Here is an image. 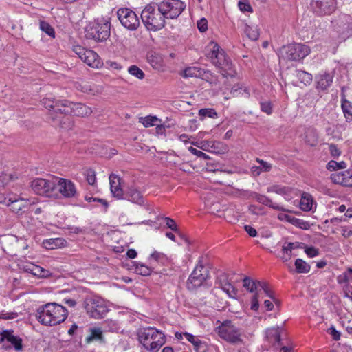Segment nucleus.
<instances>
[{
  "label": "nucleus",
  "mask_w": 352,
  "mask_h": 352,
  "mask_svg": "<svg viewBox=\"0 0 352 352\" xmlns=\"http://www.w3.org/2000/svg\"><path fill=\"white\" fill-rule=\"evenodd\" d=\"M206 51L207 58L216 67L223 77L232 78L236 75L230 58L217 43L210 41L206 47Z\"/></svg>",
  "instance_id": "nucleus-1"
},
{
  "label": "nucleus",
  "mask_w": 352,
  "mask_h": 352,
  "mask_svg": "<svg viewBox=\"0 0 352 352\" xmlns=\"http://www.w3.org/2000/svg\"><path fill=\"white\" fill-rule=\"evenodd\" d=\"M35 316L38 321L45 326H55L63 322L68 316L67 309L56 302H49L40 306Z\"/></svg>",
  "instance_id": "nucleus-2"
},
{
  "label": "nucleus",
  "mask_w": 352,
  "mask_h": 352,
  "mask_svg": "<svg viewBox=\"0 0 352 352\" xmlns=\"http://www.w3.org/2000/svg\"><path fill=\"white\" fill-rule=\"evenodd\" d=\"M141 19L149 31H159L166 25V18L160 10L157 2H151L144 7L141 12Z\"/></svg>",
  "instance_id": "nucleus-3"
},
{
  "label": "nucleus",
  "mask_w": 352,
  "mask_h": 352,
  "mask_svg": "<svg viewBox=\"0 0 352 352\" xmlns=\"http://www.w3.org/2000/svg\"><path fill=\"white\" fill-rule=\"evenodd\" d=\"M140 343L143 347L151 352H157L165 343L164 334L153 327L140 329L138 331Z\"/></svg>",
  "instance_id": "nucleus-4"
},
{
  "label": "nucleus",
  "mask_w": 352,
  "mask_h": 352,
  "mask_svg": "<svg viewBox=\"0 0 352 352\" xmlns=\"http://www.w3.org/2000/svg\"><path fill=\"white\" fill-rule=\"evenodd\" d=\"M110 29L109 19L98 18L85 28V37L97 42H103L110 36Z\"/></svg>",
  "instance_id": "nucleus-5"
},
{
  "label": "nucleus",
  "mask_w": 352,
  "mask_h": 352,
  "mask_svg": "<svg viewBox=\"0 0 352 352\" xmlns=\"http://www.w3.org/2000/svg\"><path fill=\"white\" fill-rule=\"evenodd\" d=\"M203 256L199 257L198 263L189 276L186 286L189 290H195L204 285L205 281L210 278V272L203 263Z\"/></svg>",
  "instance_id": "nucleus-6"
},
{
  "label": "nucleus",
  "mask_w": 352,
  "mask_h": 352,
  "mask_svg": "<svg viewBox=\"0 0 352 352\" xmlns=\"http://www.w3.org/2000/svg\"><path fill=\"white\" fill-rule=\"evenodd\" d=\"M218 336L225 341L232 344L243 342L241 333L239 328L234 326L230 320H226L216 328Z\"/></svg>",
  "instance_id": "nucleus-7"
},
{
  "label": "nucleus",
  "mask_w": 352,
  "mask_h": 352,
  "mask_svg": "<svg viewBox=\"0 0 352 352\" xmlns=\"http://www.w3.org/2000/svg\"><path fill=\"white\" fill-rule=\"evenodd\" d=\"M84 307L90 317L95 319L104 318L109 311L105 301L98 296L86 298L84 301Z\"/></svg>",
  "instance_id": "nucleus-8"
},
{
  "label": "nucleus",
  "mask_w": 352,
  "mask_h": 352,
  "mask_svg": "<svg viewBox=\"0 0 352 352\" xmlns=\"http://www.w3.org/2000/svg\"><path fill=\"white\" fill-rule=\"evenodd\" d=\"M31 187L38 195L47 197H58L56 177L51 179L36 178L32 182Z\"/></svg>",
  "instance_id": "nucleus-9"
},
{
  "label": "nucleus",
  "mask_w": 352,
  "mask_h": 352,
  "mask_svg": "<svg viewBox=\"0 0 352 352\" xmlns=\"http://www.w3.org/2000/svg\"><path fill=\"white\" fill-rule=\"evenodd\" d=\"M166 19H176L186 9L185 2L181 0H162L157 2Z\"/></svg>",
  "instance_id": "nucleus-10"
},
{
  "label": "nucleus",
  "mask_w": 352,
  "mask_h": 352,
  "mask_svg": "<svg viewBox=\"0 0 352 352\" xmlns=\"http://www.w3.org/2000/svg\"><path fill=\"white\" fill-rule=\"evenodd\" d=\"M118 18L123 27L130 31H135L140 25L137 14L130 8H121L117 11Z\"/></svg>",
  "instance_id": "nucleus-11"
},
{
  "label": "nucleus",
  "mask_w": 352,
  "mask_h": 352,
  "mask_svg": "<svg viewBox=\"0 0 352 352\" xmlns=\"http://www.w3.org/2000/svg\"><path fill=\"white\" fill-rule=\"evenodd\" d=\"M309 46L302 43L289 44L282 48V56L290 60H300L309 54Z\"/></svg>",
  "instance_id": "nucleus-12"
},
{
  "label": "nucleus",
  "mask_w": 352,
  "mask_h": 352,
  "mask_svg": "<svg viewBox=\"0 0 352 352\" xmlns=\"http://www.w3.org/2000/svg\"><path fill=\"white\" fill-rule=\"evenodd\" d=\"M0 204L10 207V210L18 215H21L25 212L30 205L28 199L12 194H10L6 197H0Z\"/></svg>",
  "instance_id": "nucleus-13"
},
{
  "label": "nucleus",
  "mask_w": 352,
  "mask_h": 352,
  "mask_svg": "<svg viewBox=\"0 0 352 352\" xmlns=\"http://www.w3.org/2000/svg\"><path fill=\"white\" fill-rule=\"evenodd\" d=\"M331 25L335 32L340 36H349L352 32V17L346 14H340L331 21Z\"/></svg>",
  "instance_id": "nucleus-14"
},
{
  "label": "nucleus",
  "mask_w": 352,
  "mask_h": 352,
  "mask_svg": "<svg viewBox=\"0 0 352 352\" xmlns=\"http://www.w3.org/2000/svg\"><path fill=\"white\" fill-rule=\"evenodd\" d=\"M313 12L319 16L333 13L337 8L336 0H312L310 4Z\"/></svg>",
  "instance_id": "nucleus-15"
},
{
  "label": "nucleus",
  "mask_w": 352,
  "mask_h": 352,
  "mask_svg": "<svg viewBox=\"0 0 352 352\" xmlns=\"http://www.w3.org/2000/svg\"><path fill=\"white\" fill-rule=\"evenodd\" d=\"M63 113L70 114L74 116L85 117L88 116L93 112L91 107L82 103H74L69 100H64Z\"/></svg>",
  "instance_id": "nucleus-16"
},
{
  "label": "nucleus",
  "mask_w": 352,
  "mask_h": 352,
  "mask_svg": "<svg viewBox=\"0 0 352 352\" xmlns=\"http://www.w3.org/2000/svg\"><path fill=\"white\" fill-rule=\"evenodd\" d=\"M45 107L50 110L48 118L55 122L60 120V116L63 113L64 100H56L51 98H43L42 100Z\"/></svg>",
  "instance_id": "nucleus-17"
},
{
  "label": "nucleus",
  "mask_w": 352,
  "mask_h": 352,
  "mask_svg": "<svg viewBox=\"0 0 352 352\" xmlns=\"http://www.w3.org/2000/svg\"><path fill=\"white\" fill-rule=\"evenodd\" d=\"M57 193L65 198L74 197L77 193L75 184L69 179L56 177Z\"/></svg>",
  "instance_id": "nucleus-18"
},
{
  "label": "nucleus",
  "mask_w": 352,
  "mask_h": 352,
  "mask_svg": "<svg viewBox=\"0 0 352 352\" xmlns=\"http://www.w3.org/2000/svg\"><path fill=\"white\" fill-rule=\"evenodd\" d=\"M5 341L10 343L16 351L23 350L22 339L19 336L14 335L13 330L6 329L0 333V344Z\"/></svg>",
  "instance_id": "nucleus-19"
},
{
  "label": "nucleus",
  "mask_w": 352,
  "mask_h": 352,
  "mask_svg": "<svg viewBox=\"0 0 352 352\" xmlns=\"http://www.w3.org/2000/svg\"><path fill=\"white\" fill-rule=\"evenodd\" d=\"M216 283L228 294L231 298H235L237 294L236 289L230 282L228 275L224 272H221L217 275Z\"/></svg>",
  "instance_id": "nucleus-20"
},
{
  "label": "nucleus",
  "mask_w": 352,
  "mask_h": 352,
  "mask_svg": "<svg viewBox=\"0 0 352 352\" xmlns=\"http://www.w3.org/2000/svg\"><path fill=\"white\" fill-rule=\"evenodd\" d=\"M248 198L255 199L259 204L272 208L276 210L285 211V210L279 204L273 203V201L267 196L260 195L256 192H248Z\"/></svg>",
  "instance_id": "nucleus-21"
},
{
  "label": "nucleus",
  "mask_w": 352,
  "mask_h": 352,
  "mask_svg": "<svg viewBox=\"0 0 352 352\" xmlns=\"http://www.w3.org/2000/svg\"><path fill=\"white\" fill-rule=\"evenodd\" d=\"M333 74L332 73L324 72L316 76V89L320 91L328 89L332 85Z\"/></svg>",
  "instance_id": "nucleus-22"
},
{
  "label": "nucleus",
  "mask_w": 352,
  "mask_h": 352,
  "mask_svg": "<svg viewBox=\"0 0 352 352\" xmlns=\"http://www.w3.org/2000/svg\"><path fill=\"white\" fill-rule=\"evenodd\" d=\"M283 334V329L279 327H272L268 329L266 331V338L267 340L274 346H282L284 340L282 338Z\"/></svg>",
  "instance_id": "nucleus-23"
},
{
  "label": "nucleus",
  "mask_w": 352,
  "mask_h": 352,
  "mask_svg": "<svg viewBox=\"0 0 352 352\" xmlns=\"http://www.w3.org/2000/svg\"><path fill=\"white\" fill-rule=\"evenodd\" d=\"M110 190L113 197L122 199L124 192L121 188V178L115 174L109 176Z\"/></svg>",
  "instance_id": "nucleus-24"
},
{
  "label": "nucleus",
  "mask_w": 352,
  "mask_h": 352,
  "mask_svg": "<svg viewBox=\"0 0 352 352\" xmlns=\"http://www.w3.org/2000/svg\"><path fill=\"white\" fill-rule=\"evenodd\" d=\"M82 60L87 65L93 68H100L102 66L103 63L98 56V54L93 50H88L84 56L82 57Z\"/></svg>",
  "instance_id": "nucleus-25"
},
{
  "label": "nucleus",
  "mask_w": 352,
  "mask_h": 352,
  "mask_svg": "<svg viewBox=\"0 0 352 352\" xmlns=\"http://www.w3.org/2000/svg\"><path fill=\"white\" fill-rule=\"evenodd\" d=\"M131 202L141 205L144 204V198L140 191L134 187H131L124 193L123 198Z\"/></svg>",
  "instance_id": "nucleus-26"
},
{
  "label": "nucleus",
  "mask_w": 352,
  "mask_h": 352,
  "mask_svg": "<svg viewBox=\"0 0 352 352\" xmlns=\"http://www.w3.org/2000/svg\"><path fill=\"white\" fill-rule=\"evenodd\" d=\"M210 74V71H205L204 69L197 67H189L186 68L182 73L184 78H205V76Z\"/></svg>",
  "instance_id": "nucleus-27"
},
{
  "label": "nucleus",
  "mask_w": 352,
  "mask_h": 352,
  "mask_svg": "<svg viewBox=\"0 0 352 352\" xmlns=\"http://www.w3.org/2000/svg\"><path fill=\"white\" fill-rule=\"evenodd\" d=\"M256 162L259 164V166H253L251 167V173L254 177H257L263 172H270L272 170V165L267 162H265L259 158L256 159Z\"/></svg>",
  "instance_id": "nucleus-28"
},
{
  "label": "nucleus",
  "mask_w": 352,
  "mask_h": 352,
  "mask_svg": "<svg viewBox=\"0 0 352 352\" xmlns=\"http://www.w3.org/2000/svg\"><path fill=\"white\" fill-rule=\"evenodd\" d=\"M314 204L313 197L309 193L303 192L300 201V208L303 211H310L313 208Z\"/></svg>",
  "instance_id": "nucleus-29"
},
{
  "label": "nucleus",
  "mask_w": 352,
  "mask_h": 352,
  "mask_svg": "<svg viewBox=\"0 0 352 352\" xmlns=\"http://www.w3.org/2000/svg\"><path fill=\"white\" fill-rule=\"evenodd\" d=\"M341 108L346 122H352V103L346 98H342Z\"/></svg>",
  "instance_id": "nucleus-30"
},
{
  "label": "nucleus",
  "mask_w": 352,
  "mask_h": 352,
  "mask_svg": "<svg viewBox=\"0 0 352 352\" xmlns=\"http://www.w3.org/2000/svg\"><path fill=\"white\" fill-rule=\"evenodd\" d=\"M147 60L155 69H160L162 65V58L160 54L155 52H149L147 54Z\"/></svg>",
  "instance_id": "nucleus-31"
},
{
  "label": "nucleus",
  "mask_w": 352,
  "mask_h": 352,
  "mask_svg": "<svg viewBox=\"0 0 352 352\" xmlns=\"http://www.w3.org/2000/svg\"><path fill=\"white\" fill-rule=\"evenodd\" d=\"M318 135L317 131L314 129H308L305 133V142L311 146H314L317 144Z\"/></svg>",
  "instance_id": "nucleus-32"
},
{
  "label": "nucleus",
  "mask_w": 352,
  "mask_h": 352,
  "mask_svg": "<svg viewBox=\"0 0 352 352\" xmlns=\"http://www.w3.org/2000/svg\"><path fill=\"white\" fill-rule=\"evenodd\" d=\"M94 340H100L103 342L104 338L102 330L100 327H94L90 329V335L87 337L86 341L89 343Z\"/></svg>",
  "instance_id": "nucleus-33"
},
{
  "label": "nucleus",
  "mask_w": 352,
  "mask_h": 352,
  "mask_svg": "<svg viewBox=\"0 0 352 352\" xmlns=\"http://www.w3.org/2000/svg\"><path fill=\"white\" fill-rule=\"evenodd\" d=\"M296 76L298 80L305 85H310L313 80L312 74L303 70H296Z\"/></svg>",
  "instance_id": "nucleus-34"
},
{
  "label": "nucleus",
  "mask_w": 352,
  "mask_h": 352,
  "mask_svg": "<svg viewBox=\"0 0 352 352\" xmlns=\"http://www.w3.org/2000/svg\"><path fill=\"white\" fill-rule=\"evenodd\" d=\"M296 271L298 274H306L309 272L311 266L301 258L295 261Z\"/></svg>",
  "instance_id": "nucleus-35"
},
{
  "label": "nucleus",
  "mask_w": 352,
  "mask_h": 352,
  "mask_svg": "<svg viewBox=\"0 0 352 352\" xmlns=\"http://www.w3.org/2000/svg\"><path fill=\"white\" fill-rule=\"evenodd\" d=\"M244 32L252 41H256L259 37V31L256 26H251L245 24Z\"/></svg>",
  "instance_id": "nucleus-36"
},
{
  "label": "nucleus",
  "mask_w": 352,
  "mask_h": 352,
  "mask_svg": "<svg viewBox=\"0 0 352 352\" xmlns=\"http://www.w3.org/2000/svg\"><path fill=\"white\" fill-rule=\"evenodd\" d=\"M134 265L135 271L138 274L146 276L150 275L152 272V269L143 263H135Z\"/></svg>",
  "instance_id": "nucleus-37"
},
{
  "label": "nucleus",
  "mask_w": 352,
  "mask_h": 352,
  "mask_svg": "<svg viewBox=\"0 0 352 352\" xmlns=\"http://www.w3.org/2000/svg\"><path fill=\"white\" fill-rule=\"evenodd\" d=\"M349 173L348 171L342 172L338 174H332L331 178L334 183L346 186V179L349 177Z\"/></svg>",
  "instance_id": "nucleus-38"
},
{
  "label": "nucleus",
  "mask_w": 352,
  "mask_h": 352,
  "mask_svg": "<svg viewBox=\"0 0 352 352\" xmlns=\"http://www.w3.org/2000/svg\"><path fill=\"white\" fill-rule=\"evenodd\" d=\"M160 120L155 116H148L145 118H141L140 122L145 126L149 127L153 126H158L157 122Z\"/></svg>",
  "instance_id": "nucleus-39"
},
{
  "label": "nucleus",
  "mask_w": 352,
  "mask_h": 352,
  "mask_svg": "<svg viewBox=\"0 0 352 352\" xmlns=\"http://www.w3.org/2000/svg\"><path fill=\"white\" fill-rule=\"evenodd\" d=\"M40 29L45 32L47 35L54 38L55 37V32L54 28L51 26V25L45 21H40Z\"/></svg>",
  "instance_id": "nucleus-40"
},
{
  "label": "nucleus",
  "mask_w": 352,
  "mask_h": 352,
  "mask_svg": "<svg viewBox=\"0 0 352 352\" xmlns=\"http://www.w3.org/2000/svg\"><path fill=\"white\" fill-rule=\"evenodd\" d=\"M346 167V164L344 161L337 162L334 160H331L327 165V168L330 171L338 170L344 169Z\"/></svg>",
  "instance_id": "nucleus-41"
},
{
  "label": "nucleus",
  "mask_w": 352,
  "mask_h": 352,
  "mask_svg": "<svg viewBox=\"0 0 352 352\" xmlns=\"http://www.w3.org/2000/svg\"><path fill=\"white\" fill-rule=\"evenodd\" d=\"M199 116L201 120L205 118H214L217 117V113L214 109H201L199 111Z\"/></svg>",
  "instance_id": "nucleus-42"
},
{
  "label": "nucleus",
  "mask_w": 352,
  "mask_h": 352,
  "mask_svg": "<svg viewBox=\"0 0 352 352\" xmlns=\"http://www.w3.org/2000/svg\"><path fill=\"white\" fill-rule=\"evenodd\" d=\"M255 282L256 280H254L250 277L246 276L243 280V285L248 292L253 293L256 291Z\"/></svg>",
  "instance_id": "nucleus-43"
},
{
  "label": "nucleus",
  "mask_w": 352,
  "mask_h": 352,
  "mask_svg": "<svg viewBox=\"0 0 352 352\" xmlns=\"http://www.w3.org/2000/svg\"><path fill=\"white\" fill-rule=\"evenodd\" d=\"M128 72L131 75L135 76L140 80L143 79L145 76L144 72L136 65L130 66L128 69Z\"/></svg>",
  "instance_id": "nucleus-44"
},
{
  "label": "nucleus",
  "mask_w": 352,
  "mask_h": 352,
  "mask_svg": "<svg viewBox=\"0 0 352 352\" xmlns=\"http://www.w3.org/2000/svg\"><path fill=\"white\" fill-rule=\"evenodd\" d=\"M104 328L108 331H117L119 329L118 324L116 321L113 320H107L103 323Z\"/></svg>",
  "instance_id": "nucleus-45"
},
{
  "label": "nucleus",
  "mask_w": 352,
  "mask_h": 352,
  "mask_svg": "<svg viewBox=\"0 0 352 352\" xmlns=\"http://www.w3.org/2000/svg\"><path fill=\"white\" fill-rule=\"evenodd\" d=\"M96 172L91 169L89 168L86 170L85 173V175L86 177L87 182L90 185H94L96 182Z\"/></svg>",
  "instance_id": "nucleus-46"
},
{
  "label": "nucleus",
  "mask_w": 352,
  "mask_h": 352,
  "mask_svg": "<svg viewBox=\"0 0 352 352\" xmlns=\"http://www.w3.org/2000/svg\"><path fill=\"white\" fill-rule=\"evenodd\" d=\"M60 239H50L43 241V246L48 250H52L59 245Z\"/></svg>",
  "instance_id": "nucleus-47"
},
{
  "label": "nucleus",
  "mask_w": 352,
  "mask_h": 352,
  "mask_svg": "<svg viewBox=\"0 0 352 352\" xmlns=\"http://www.w3.org/2000/svg\"><path fill=\"white\" fill-rule=\"evenodd\" d=\"M261 109L263 112L270 115L272 113V104L269 100H265L260 102Z\"/></svg>",
  "instance_id": "nucleus-48"
},
{
  "label": "nucleus",
  "mask_w": 352,
  "mask_h": 352,
  "mask_svg": "<svg viewBox=\"0 0 352 352\" xmlns=\"http://www.w3.org/2000/svg\"><path fill=\"white\" fill-rule=\"evenodd\" d=\"M164 219L166 222L167 228H170L171 230L174 231L176 233H179V229L175 220L170 217H164Z\"/></svg>",
  "instance_id": "nucleus-49"
},
{
  "label": "nucleus",
  "mask_w": 352,
  "mask_h": 352,
  "mask_svg": "<svg viewBox=\"0 0 352 352\" xmlns=\"http://www.w3.org/2000/svg\"><path fill=\"white\" fill-rule=\"evenodd\" d=\"M194 349L196 352H207L208 350L207 344L200 340L194 345Z\"/></svg>",
  "instance_id": "nucleus-50"
},
{
  "label": "nucleus",
  "mask_w": 352,
  "mask_h": 352,
  "mask_svg": "<svg viewBox=\"0 0 352 352\" xmlns=\"http://www.w3.org/2000/svg\"><path fill=\"white\" fill-rule=\"evenodd\" d=\"M305 252L307 254V255L310 258L315 257L319 254L318 249L313 246L306 247Z\"/></svg>",
  "instance_id": "nucleus-51"
},
{
  "label": "nucleus",
  "mask_w": 352,
  "mask_h": 352,
  "mask_svg": "<svg viewBox=\"0 0 352 352\" xmlns=\"http://www.w3.org/2000/svg\"><path fill=\"white\" fill-rule=\"evenodd\" d=\"M239 8L242 12H252V8L248 1H239L238 3Z\"/></svg>",
  "instance_id": "nucleus-52"
},
{
  "label": "nucleus",
  "mask_w": 352,
  "mask_h": 352,
  "mask_svg": "<svg viewBox=\"0 0 352 352\" xmlns=\"http://www.w3.org/2000/svg\"><path fill=\"white\" fill-rule=\"evenodd\" d=\"M197 25L201 32H204L208 29V21L205 18H202L197 21Z\"/></svg>",
  "instance_id": "nucleus-53"
},
{
  "label": "nucleus",
  "mask_w": 352,
  "mask_h": 352,
  "mask_svg": "<svg viewBox=\"0 0 352 352\" xmlns=\"http://www.w3.org/2000/svg\"><path fill=\"white\" fill-rule=\"evenodd\" d=\"M258 298L259 294L258 293H255L252 298L251 300V309L254 311H257L259 307L258 303Z\"/></svg>",
  "instance_id": "nucleus-54"
},
{
  "label": "nucleus",
  "mask_w": 352,
  "mask_h": 352,
  "mask_svg": "<svg viewBox=\"0 0 352 352\" xmlns=\"http://www.w3.org/2000/svg\"><path fill=\"white\" fill-rule=\"evenodd\" d=\"M150 258L154 259L155 261L160 262L164 260L166 258V256L162 252L154 251L151 254Z\"/></svg>",
  "instance_id": "nucleus-55"
},
{
  "label": "nucleus",
  "mask_w": 352,
  "mask_h": 352,
  "mask_svg": "<svg viewBox=\"0 0 352 352\" xmlns=\"http://www.w3.org/2000/svg\"><path fill=\"white\" fill-rule=\"evenodd\" d=\"M73 50L81 60L82 57L84 56L88 51V50L85 49L80 45L74 46Z\"/></svg>",
  "instance_id": "nucleus-56"
},
{
  "label": "nucleus",
  "mask_w": 352,
  "mask_h": 352,
  "mask_svg": "<svg viewBox=\"0 0 352 352\" xmlns=\"http://www.w3.org/2000/svg\"><path fill=\"white\" fill-rule=\"evenodd\" d=\"M189 151L195 155L199 157H201V158H204V159H209V157L208 155H206L205 153L199 151V150H197L193 147H190L189 148Z\"/></svg>",
  "instance_id": "nucleus-57"
},
{
  "label": "nucleus",
  "mask_w": 352,
  "mask_h": 352,
  "mask_svg": "<svg viewBox=\"0 0 352 352\" xmlns=\"http://www.w3.org/2000/svg\"><path fill=\"white\" fill-rule=\"evenodd\" d=\"M328 332L329 333V334H331L332 338L334 340L338 341L340 339V333L338 331H337L333 327H330L328 329Z\"/></svg>",
  "instance_id": "nucleus-58"
},
{
  "label": "nucleus",
  "mask_w": 352,
  "mask_h": 352,
  "mask_svg": "<svg viewBox=\"0 0 352 352\" xmlns=\"http://www.w3.org/2000/svg\"><path fill=\"white\" fill-rule=\"evenodd\" d=\"M329 151L331 155L334 157H338L341 154V152L338 146L332 144L329 145Z\"/></svg>",
  "instance_id": "nucleus-59"
},
{
  "label": "nucleus",
  "mask_w": 352,
  "mask_h": 352,
  "mask_svg": "<svg viewBox=\"0 0 352 352\" xmlns=\"http://www.w3.org/2000/svg\"><path fill=\"white\" fill-rule=\"evenodd\" d=\"M268 192H274L277 194L283 195L285 193V188L280 187L279 186H272L270 188H268Z\"/></svg>",
  "instance_id": "nucleus-60"
},
{
  "label": "nucleus",
  "mask_w": 352,
  "mask_h": 352,
  "mask_svg": "<svg viewBox=\"0 0 352 352\" xmlns=\"http://www.w3.org/2000/svg\"><path fill=\"white\" fill-rule=\"evenodd\" d=\"M255 285L256 287V291L254 293H258V294L261 290H264L268 286V284L266 282L259 280H256Z\"/></svg>",
  "instance_id": "nucleus-61"
},
{
  "label": "nucleus",
  "mask_w": 352,
  "mask_h": 352,
  "mask_svg": "<svg viewBox=\"0 0 352 352\" xmlns=\"http://www.w3.org/2000/svg\"><path fill=\"white\" fill-rule=\"evenodd\" d=\"M35 264L34 263H23L21 264V268L26 272H28V273H30L32 274V272H33V267H30V266H34Z\"/></svg>",
  "instance_id": "nucleus-62"
},
{
  "label": "nucleus",
  "mask_w": 352,
  "mask_h": 352,
  "mask_svg": "<svg viewBox=\"0 0 352 352\" xmlns=\"http://www.w3.org/2000/svg\"><path fill=\"white\" fill-rule=\"evenodd\" d=\"M12 177L10 175L3 173L0 175V186H4L7 184L10 180Z\"/></svg>",
  "instance_id": "nucleus-63"
},
{
  "label": "nucleus",
  "mask_w": 352,
  "mask_h": 352,
  "mask_svg": "<svg viewBox=\"0 0 352 352\" xmlns=\"http://www.w3.org/2000/svg\"><path fill=\"white\" fill-rule=\"evenodd\" d=\"M184 337L188 341L192 343L193 346L199 340L198 338L189 333H184Z\"/></svg>",
  "instance_id": "nucleus-64"
}]
</instances>
